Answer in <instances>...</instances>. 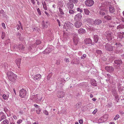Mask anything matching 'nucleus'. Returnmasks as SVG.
Wrapping results in <instances>:
<instances>
[{"label": "nucleus", "mask_w": 124, "mask_h": 124, "mask_svg": "<svg viewBox=\"0 0 124 124\" xmlns=\"http://www.w3.org/2000/svg\"><path fill=\"white\" fill-rule=\"evenodd\" d=\"M8 78L10 81L14 83H15L16 81L17 76L13 72L9 71L7 73Z\"/></svg>", "instance_id": "obj_1"}, {"label": "nucleus", "mask_w": 124, "mask_h": 124, "mask_svg": "<svg viewBox=\"0 0 124 124\" xmlns=\"http://www.w3.org/2000/svg\"><path fill=\"white\" fill-rule=\"evenodd\" d=\"M14 48L15 49H17L18 50L24 53L23 51L24 50V46L22 44H20L17 46L16 45H14L13 46Z\"/></svg>", "instance_id": "obj_2"}, {"label": "nucleus", "mask_w": 124, "mask_h": 124, "mask_svg": "<svg viewBox=\"0 0 124 124\" xmlns=\"http://www.w3.org/2000/svg\"><path fill=\"white\" fill-rule=\"evenodd\" d=\"M94 3V2L93 0H86L85 1V5L88 7L92 6Z\"/></svg>", "instance_id": "obj_3"}, {"label": "nucleus", "mask_w": 124, "mask_h": 124, "mask_svg": "<svg viewBox=\"0 0 124 124\" xmlns=\"http://www.w3.org/2000/svg\"><path fill=\"white\" fill-rule=\"evenodd\" d=\"M27 95V92L23 89H21L20 91V96L22 98H24Z\"/></svg>", "instance_id": "obj_4"}, {"label": "nucleus", "mask_w": 124, "mask_h": 124, "mask_svg": "<svg viewBox=\"0 0 124 124\" xmlns=\"http://www.w3.org/2000/svg\"><path fill=\"white\" fill-rule=\"evenodd\" d=\"M106 38L108 40H112V34L111 31H108L106 32Z\"/></svg>", "instance_id": "obj_5"}, {"label": "nucleus", "mask_w": 124, "mask_h": 124, "mask_svg": "<svg viewBox=\"0 0 124 124\" xmlns=\"http://www.w3.org/2000/svg\"><path fill=\"white\" fill-rule=\"evenodd\" d=\"M73 39L74 45L76 46L78 44L79 41V39L76 34H74L73 35Z\"/></svg>", "instance_id": "obj_6"}, {"label": "nucleus", "mask_w": 124, "mask_h": 124, "mask_svg": "<svg viewBox=\"0 0 124 124\" xmlns=\"http://www.w3.org/2000/svg\"><path fill=\"white\" fill-rule=\"evenodd\" d=\"M105 47L107 51H111L113 50V46L108 43L106 44Z\"/></svg>", "instance_id": "obj_7"}, {"label": "nucleus", "mask_w": 124, "mask_h": 124, "mask_svg": "<svg viewBox=\"0 0 124 124\" xmlns=\"http://www.w3.org/2000/svg\"><path fill=\"white\" fill-rule=\"evenodd\" d=\"M82 16L81 13H79L75 15L74 17L75 21H80L82 18Z\"/></svg>", "instance_id": "obj_8"}, {"label": "nucleus", "mask_w": 124, "mask_h": 124, "mask_svg": "<svg viewBox=\"0 0 124 124\" xmlns=\"http://www.w3.org/2000/svg\"><path fill=\"white\" fill-rule=\"evenodd\" d=\"M106 70L109 73L112 72L114 70V68L112 66H107L105 68Z\"/></svg>", "instance_id": "obj_9"}, {"label": "nucleus", "mask_w": 124, "mask_h": 124, "mask_svg": "<svg viewBox=\"0 0 124 124\" xmlns=\"http://www.w3.org/2000/svg\"><path fill=\"white\" fill-rule=\"evenodd\" d=\"M115 45V46H116V48L115 49L116 51H117L116 53H118L119 52L118 51H119L118 50L121 48L122 46V45L120 43H116Z\"/></svg>", "instance_id": "obj_10"}, {"label": "nucleus", "mask_w": 124, "mask_h": 124, "mask_svg": "<svg viewBox=\"0 0 124 124\" xmlns=\"http://www.w3.org/2000/svg\"><path fill=\"white\" fill-rule=\"evenodd\" d=\"M57 96L59 98L63 97L64 95V93L63 91H60L57 92Z\"/></svg>", "instance_id": "obj_11"}, {"label": "nucleus", "mask_w": 124, "mask_h": 124, "mask_svg": "<svg viewBox=\"0 0 124 124\" xmlns=\"http://www.w3.org/2000/svg\"><path fill=\"white\" fill-rule=\"evenodd\" d=\"M76 21L75 23V25L77 28H80L82 24L81 22L80 21Z\"/></svg>", "instance_id": "obj_12"}, {"label": "nucleus", "mask_w": 124, "mask_h": 124, "mask_svg": "<svg viewBox=\"0 0 124 124\" xmlns=\"http://www.w3.org/2000/svg\"><path fill=\"white\" fill-rule=\"evenodd\" d=\"M66 6L69 9H72L74 8V5L73 3L68 2L66 3Z\"/></svg>", "instance_id": "obj_13"}, {"label": "nucleus", "mask_w": 124, "mask_h": 124, "mask_svg": "<svg viewBox=\"0 0 124 124\" xmlns=\"http://www.w3.org/2000/svg\"><path fill=\"white\" fill-rule=\"evenodd\" d=\"M107 116H108L107 115H104L102 117H101L98 120V122L99 123L103 122L104 121H106V119H104L105 118V117H107Z\"/></svg>", "instance_id": "obj_14"}, {"label": "nucleus", "mask_w": 124, "mask_h": 124, "mask_svg": "<svg viewBox=\"0 0 124 124\" xmlns=\"http://www.w3.org/2000/svg\"><path fill=\"white\" fill-rule=\"evenodd\" d=\"M41 75L40 74H37L34 76V79L35 80H39L41 78Z\"/></svg>", "instance_id": "obj_15"}, {"label": "nucleus", "mask_w": 124, "mask_h": 124, "mask_svg": "<svg viewBox=\"0 0 124 124\" xmlns=\"http://www.w3.org/2000/svg\"><path fill=\"white\" fill-rule=\"evenodd\" d=\"M66 25L67 27H68L69 28L72 29L73 28L74 25L69 22H67L66 23Z\"/></svg>", "instance_id": "obj_16"}, {"label": "nucleus", "mask_w": 124, "mask_h": 124, "mask_svg": "<svg viewBox=\"0 0 124 124\" xmlns=\"http://www.w3.org/2000/svg\"><path fill=\"white\" fill-rule=\"evenodd\" d=\"M85 43L86 44H91L92 41L91 39L90 38H88L84 40Z\"/></svg>", "instance_id": "obj_17"}, {"label": "nucleus", "mask_w": 124, "mask_h": 124, "mask_svg": "<svg viewBox=\"0 0 124 124\" xmlns=\"http://www.w3.org/2000/svg\"><path fill=\"white\" fill-rule=\"evenodd\" d=\"M48 22L47 21H46L45 22L44 21H42V25L44 28H47L48 27Z\"/></svg>", "instance_id": "obj_18"}, {"label": "nucleus", "mask_w": 124, "mask_h": 124, "mask_svg": "<svg viewBox=\"0 0 124 124\" xmlns=\"http://www.w3.org/2000/svg\"><path fill=\"white\" fill-rule=\"evenodd\" d=\"M6 117V116L4 115L3 113L2 112H1L0 115V121L5 119Z\"/></svg>", "instance_id": "obj_19"}, {"label": "nucleus", "mask_w": 124, "mask_h": 124, "mask_svg": "<svg viewBox=\"0 0 124 124\" xmlns=\"http://www.w3.org/2000/svg\"><path fill=\"white\" fill-rule=\"evenodd\" d=\"M101 21L99 19H96L94 21V23L95 25H99L101 24Z\"/></svg>", "instance_id": "obj_20"}, {"label": "nucleus", "mask_w": 124, "mask_h": 124, "mask_svg": "<svg viewBox=\"0 0 124 124\" xmlns=\"http://www.w3.org/2000/svg\"><path fill=\"white\" fill-rule=\"evenodd\" d=\"M109 11L110 13H113L115 11V9L114 7L113 6H109Z\"/></svg>", "instance_id": "obj_21"}, {"label": "nucleus", "mask_w": 124, "mask_h": 124, "mask_svg": "<svg viewBox=\"0 0 124 124\" xmlns=\"http://www.w3.org/2000/svg\"><path fill=\"white\" fill-rule=\"evenodd\" d=\"M42 4L43 6L44 9L45 10L47 9L48 5H47L45 1H42Z\"/></svg>", "instance_id": "obj_22"}, {"label": "nucleus", "mask_w": 124, "mask_h": 124, "mask_svg": "<svg viewBox=\"0 0 124 124\" xmlns=\"http://www.w3.org/2000/svg\"><path fill=\"white\" fill-rule=\"evenodd\" d=\"M78 32L79 33H84L86 32V31L84 29L80 28L78 30Z\"/></svg>", "instance_id": "obj_23"}, {"label": "nucleus", "mask_w": 124, "mask_h": 124, "mask_svg": "<svg viewBox=\"0 0 124 124\" xmlns=\"http://www.w3.org/2000/svg\"><path fill=\"white\" fill-rule=\"evenodd\" d=\"M52 50V49L49 48H48L44 50L45 53L48 54L50 53Z\"/></svg>", "instance_id": "obj_24"}, {"label": "nucleus", "mask_w": 124, "mask_h": 124, "mask_svg": "<svg viewBox=\"0 0 124 124\" xmlns=\"http://www.w3.org/2000/svg\"><path fill=\"white\" fill-rule=\"evenodd\" d=\"M115 64L117 65H120L122 63V61L120 60H116L114 61Z\"/></svg>", "instance_id": "obj_25"}, {"label": "nucleus", "mask_w": 124, "mask_h": 124, "mask_svg": "<svg viewBox=\"0 0 124 124\" xmlns=\"http://www.w3.org/2000/svg\"><path fill=\"white\" fill-rule=\"evenodd\" d=\"M33 97L35 99V100L37 101L38 102H40L42 98H41L40 99H38V97L37 95H36L34 96Z\"/></svg>", "instance_id": "obj_26"}, {"label": "nucleus", "mask_w": 124, "mask_h": 124, "mask_svg": "<svg viewBox=\"0 0 124 124\" xmlns=\"http://www.w3.org/2000/svg\"><path fill=\"white\" fill-rule=\"evenodd\" d=\"M124 28V25L123 24H120L117 27V29L119 30Z\"/></svg>", "instance_id": "obj_27"}, {"label": "nucleus", "mask_w": 124, "mask_h": 124, "mask_svg": "<svg viewBox=\"0 0 124 124\" xmlns=\"http://www.w3.org/2000/svg\"><path fill=\"white\" fill-rule=\"evenodd\" d=\"M16 64L18 66L21 63V60L20 58L17 59L16 60Z\"/></svg>", "instance_id": "obj_28"}, {"label": "nucleus", "mask_w": 124, "mask_h": 124, "mask_svg": "<svg viewBox=\"0 0 124 124\" xmlns=\"http://www.w3.org/2000/svg\"><path fill=\"white\" fill-rule=\"evenodd\" d=\"M94 41L95 43H97L98 41V38L97 35H95L94 36Z\"/></svg>", "instance_id": "obj_29"}, {"label": "nucleus", "mask_w": 124, "mask_h": 124, "mask_svg": "<svg viewBox=\"0 0 124 124\" xmlns=\"http://www.w3.org/2000/svg\"><path fill=\"white\" fill-rule=\"evenodd\" d=\"M3 99L6 100H7L9 97V95L8 94L6 95L3 94L2 96Z\"/></svg>", "instance_id": "obj_30"}, {"label": "nucleus", "mask_w": 124, "mask_h": 124, "mask_svg": "<svg viewBox=\"0 0 124 124\" xmlns=\"http://www.w3.org/2000/svg\"><path fill=\"white\" fill-rule=\"evenodd\" d=\"M4 69L5 71H6L7 72V71H8L9 70H10V69L9 68L7 64H5Z\"/></svg>", "instance_id": "obj_31"}, {"label": "nucleus", "mask_w": 124, "mask_h": 124, "mask_svg": "<svg viewBox=\"0 0 124 124\" xmlns=\"http://www.w3.org/2000/svg\"><path fill=\"white\" fill-rule=\"evenodd\" d=\"M81 103L80 102H79L76 104L75 106V107L77 109H78L81 106Z\"/></svg>", "instance_id": "obj_32"}, {"label": "nucleus", "mask_w": 124, "mask_h": 124, "mask_svg": "<svg viewBox=\"0 0 124 124\" xmlns=\"http://www.w3.org/2000/svg\"><path fill=\"white\" fill-rule=\"evenodd\" d=\"M104 18L108 20H110L111 19H112L111 17L108 15H107L106 16H105Z\"/></svg>", "instance_id": "obj_33"}, {"label": "nucleus", "mask_w": 124, "mask_h": 124, "mask_svg": "<svg viewBox=\"0 0 124 124\" xmlns=\"http://www.w3.org/2000/svg\"><path fill=\"white\" fill-rule=\"evenodd\" d=\"M92 85L94 86H96V81L94 80H93L91 82Z\"/></svg>", "instance_id": "obj_34"}, {"label": "nucleus", "mask_w": 124, "mask_h": 124, "mask_svg": "<svg viewBox=\"0 0 124 124\" xmlns=\"http://www.w3.org/2000/svg\"><path fill=\"white\" fill-rule=\"evenodd\" d=\"M85 14L87 15L89 14L90 12L87 9H84Z\"/></svg>", "instance_id": "obj_35"}, {"label": "nucleus", "mask_w": 124, "mask_h": 124, "mask_svg": "<svg viewBox=\"0 0 124 124\" xmlns=\"http://www.w3.org/2000/svg\"><path fill=\"white\" fill-rule=\"evenodd\" d=\"M124 33L123 32L122 33H120L119 35V37L120 39H122L124 37Z\"/></svg>", "instance_id": "obj_36"}, {"label": "nucleus", "mask_w": 124, "mask_h": 124, "mask_svg": "<svg viewBox=\"0 0 124 124\" xmlns=\"http://www.w3.org/2000/svg\"><path fill=\"white\" fill-rule=\"evenodd\" d=\"M69 12L70 14L72 15H73L75 13L74 11L72 9H69Z\"/></svg>", "instance_id": "obj_37"}, {"label": "nucleus", "mask_w": 124, "mask_h": 124, "mask_svg": "<svg viewBox=\"0 0 124 124\" xmlns=\"http://www.w3.org/2000/svg\"><path fill=\"white\" fill-rule=\"evenodd\" d=\"M70 2H73L74 3H77L78 2L77 0H68Z\"/></svg>", "instance_id": "obj_38"}, {"label": "nucleus", "mask_w": 124, "mask_h": 124, "mask_svg": "<svg viewBox=\"0 0 124 124\" xmlns=\"http://www.w3.org/2000/svg\"><path fill=\"white\" fill-rule=\"evenodd\" d=\"M59 10L61 14L62 15H64V13L63 10L61 8H59Z\"/></svg>", "instance_id": "obj_39"}, {"label": "nucleus", "mask_w": 124, "mask_h": 124, "mask_svg": "<svg viewBox=\"0 0 124 124\" xmlns=\"http://www.w3.org/2000/svg\"><path fill=\"white\" fill-rule=\"evenodd\" d=\"M120 117V116L118 115H116L114 118V119L116 120H117Z\"/></svg>", "instance_id": "obj_40"}, {"label": "nucleus", "mask_w": 124, "mask_h": 124, "mask_svg": "<svg viewBox=\"0 0 124 124\" xmlns=\"http://www.w3.org/2000/svg\"><path fill=\"white\" fill-rule=\"evenodd\" d=\"M4 124H8L9 122L8 120L7 119H5L3 121Z\"/></svg>", "instance_id": "obj_41"}, {"label": "nucleus", "mask_w": 124, "mask_h": 124, "mask_svg": "<svg viewBox=\"0 0 124 124\" xmlns=\"http://www.w3.org/2000/svg\"><path fill=\"white\" fill-rule=\"evenodd\" d=\"M41 111V109L40 108H39L37 110H36V112L38 114H39L40 113Z\"/></svg>", "instance_id": "obj_42"}, {"label": "nucleus", "mask_w": 124, "mask_h": 124, "mask_svg": "<svg viewBox=\"0 0 124 124\" xmlns=\"http://www.w3.org/2000/svg\"><path fill=\"white\" fill-rule=\"evenodd\" d=\"M43 113L46 115H48L49 114L48 111L46 110H43Z\"/></svg>", "instance_id": "obj_43"}, {"label": "nucleus", "mask_w": 124, "mask_h": 124, "mask_svg": "<svg viewBox=\"0 0 124 124\" xmlns=\"http://www.w3.org/2000/svg\"><path fill=\"white\" fill-rule=\"evenodd\" d=\"M77 11L78 12H79L80 13L82 12L83 11L82 9H81L79 8H77Z\"/></svg>", "instance_id": "obj_44"}, {"label": "nucleus", "mask_w": 124, "mask_h": 124, "mask_svg": "<svg viewBox=\"0 0 124 124\" xmlns=\"http://www.w3.org/2000/svg\"><path fill=\"white\" fill-rule=\"evenodd\" d=\"M86 55L85 54H83L82 56L81 57V58L82 59H83L84 58L86 57Z\"/></svg>", "instance_id": "obj_45"}, {"label": "nucleus", "mask_w": 124, "mask_h": 124, "mask_svg": "<svg viewBox=\"0 0 124 124\" xmlns=\"http://www.w3.org/2000/svg\"><path fill=\"white\" fill-rule=\"evenodd\" d=\"M5 33L3 32H2L1 37V38L2 39H3L4 38L5 36Z\"/></svg>", "instance_id": "obj_46"}, {"label": "nucleus", "mask_w": 124, "mask_h": 124, "mask_svg": "<svg viewBox=\"0 0 124 124\" xmlns=\"http://www.w3.org/2000/svg\"><path fill=\"white\" fill-rule=\"evenodd\" d=\"M4 111L6 114L9 111V110L6 108H4Z\"/></svg>", "instance_id": "obj_47"}, {"label": "nucleus", "mask_w": 124, "mask_h": 124, "mask_svg": "<svg viewBox=\"0 0 124 124\" xmlns=\"http://www.w3.org/2000/svg\"><path fill=\"white\" fill-rule=\"evenodd\" d=\"M37 11L38 13L39 14V15H40L41 14V11L39 8L37 9Z\"/></svg>", "instance_id": "obj_48"}, {"label": "nucleus", "mask_w": 124, "mask_h": 124, "mask_svg": "<svg viewBox=\"0 0 124 124\" xmlns=\"http://www.w3.org/2000/svg\"><path fill=\"white\" fill-rule=\"evenodd\" d=\"M96 52L97 53L99 54H101L102 53V52L100 50H96Z\"/></svg>", "instance_id": "obj_49"}, {"label": "nucleus", "mask_w": 124, "mask_h": 124, "mask_svg": "<svg viewBox=\"0 0 124 124\" xmlns=\"http://www.w3.org/2000/svg\"><path fill=\"white\" fill-rule=\"evenodd\" d=\"M34 105L36 108H37L38 109H39V108H40V107L36 104H34Z\"/></svg>", "instance_id": "obj_50"}, {"label": "nucleus", "mask_w": 124, "mask_h": 124, "mask_svg": "<svg viewBox=\"0 0 124 124\" xmlns=\"http://www.w3.org/2000/svg\"><path fill=\"white\" fill-rule=\"evenodd\" d=\"M22 122V121L21 119H19L17 122V123L18 124H19L21 123Z\"/></svg>", "instance_id": "obj_51"}, {"label": "nucleus", "mask_w": 124, "mask_h": 124, "mask_svg": "<svg viewBox=\"0 0 124 124\" xmlns=\"http://www.w3.org/2000/svg\"><path fill=\"white\" fill-rule=\"evenodd\" d=\"M64 61L66 62H69V59L68 58H65L64 59Z\"/></svg>", "instance_id": "obj_52"}, {"label": "nucleus", "mask_w": 124, "mask_h": 124, "mask_svg": "<svg viewBox=\"0 0 124 124\" xmlns=\"http://www.w3.org/2000/svg\"><path fill=\"white\" fill-rule=\"evenodd\" d=\"M100 14L101 15L103 16L105 15V13L103 11H101L100 12Z\"/></svg>", "instance_id": "obj_53"}, {"label": "nucleus", "mask_w": 124, "mask_h": 124, "mask_svg": "<svg viewBox=\"0 0 124 124\" xmlns=\"http://www.w3.org/2000/svg\"><path fill=\"white\" fill-rule=\"evenodd\" d=\"M1 25L3 28L4 29H6V27H5V25L4 23H2Z\"/></svg>", "instance_id": "obj_54"}, {"label": "nucleus", "mask_w": 124, "mask_h": 124, "mask_svg": "<svg viewBox=\"0 0 124 124\" xmlns=\"http://www.w3.org/2000/svg\"><path fill=\"white\" fill-rule=\"evenodd\" d=\"M56 64L59 65L60 63V60H57L56 62Z\"/></svg>", "instance_id": "obj_55"}, {"label": "nucleus", "mask_w": 124, "mask_h": 124, "mask_svg": "<svg viewBox=\"0 0 124 124\" xmlns=\"http://www.w3.org/2000/svg\"><path fill=\"white\" fill-rule=\"evenodd\" d=\"M79 123L80 124H82L83 123V121L82 119H80L79 120Z\"/></svg>", "instance_id": "obj_56"}, {"label": "nucleus", "mask_w": 124, "mask_h": 124, "mask_svg": "<svg viewBox=\"0 0 124 124\" xmlns=\"http://www.w3.org/2000/svg\"><path fill=\"white\" fill-rule=\"evenodd\" d=\"M107 77L108 78V79H106V80H110V79H111V78H112L111 76L110 75V76H108V77Z\"/></svg>", "instance_id": "obj_57"}, {"label": "nucleus", "mask_w": 124, "mask_h": 124, "mask_svg": "<svg viewBox=\"0 0 124 124\" xmlns=\"http://www.w3.org/2000/svg\"><path fill=\"white\" fill-rule=\"evenodd\" d=\"M36 44L38 45L39 44L41 43V41L39 40H37L36 41Z\"/></svg>", "instance_id": "obj_58"}, {"label": "nucleus", "mask_w": 124, "mask_h": 124, "mask_svg": "<svg viewBox=\"0 0 124 124\" xmlns=\"http://www.w3.org/2000/svg\"><path fill=\"white\" fill-rule=\"evenodd\" d=\"M57 22L58 23V25L59 26H60L61 24H60V22L59 20L58 19H57L56 20Z\"/></svg>", "instance_id": "obj_59"}, {"label": "nucleus", "mask_w": 124, "mask_h": 124, "mask_svg": "<svg viewBox=\"0 0 124 124\" xmlns=\"http://www.w3.org/2000/svg\"><path fill=\"white\" fill-rule=\"evenodd\" d=\"M97 109H95L94 110L93 112L92 113L94 114H95L97 112Z\"/></svg>", "instance_id": "obj_60"}, {"label": "nucleus", "mask_w": 124, "mask_h": 124, "mask_svg": "<svg viewBox=\"0 0 124 124\" xmlns=\"http://www.w3.org/2000/svg\"><path fill=\"white\" fill-rule=\"evenodd\" d=\"M45 13L47 16H49L50 15L46 11H45L44 12Z\"/></svg>", "instance_id": "obj_61"}, {"label": "nucleus", "mask_w": 124, "mask_h": 124, "mask_svg": "<svg viewBox=\"0 0 124 124\" xmlns=\"http://www.w3.org/2000/svg\"><path fill=\"white\" fill-rule=\"evenodd\" d=\"M16 27H17V29L18 30H19V29H20V27L19 25L18 24H17L16 26Z\"/></svg>", "instance_id": "obj_62"}, {"label": "nucleus", "mask_w": 124, "mask_h": 124, "mask_svg": "<svg viewBox=\"0 0 124 124\" xmlns=\"http://www.w3.org/2000/svg\"><path fill=\"white\" fill-rule=\"evenodd\" d=\"M61 81L62 82L60 84H63L64 83L65 80H64L63 79H62V81Z\"/></svg>", "instance_id": "obj_63"}, {"label": "nucleus", "mask_w": 124, "mask_h": 124, "mask_svg": "<svg viewBox=\"0 0 124 124\" xmlns=\"http://www.w3.org/2000/svg\"><path fill=\"white\" fill-rule=\"evenodd\" d=\"M13 117L15 119H17V117L15 115H14L13 116Z\"/></svg>", "instance_id": "obj_64"}]
</instances>
